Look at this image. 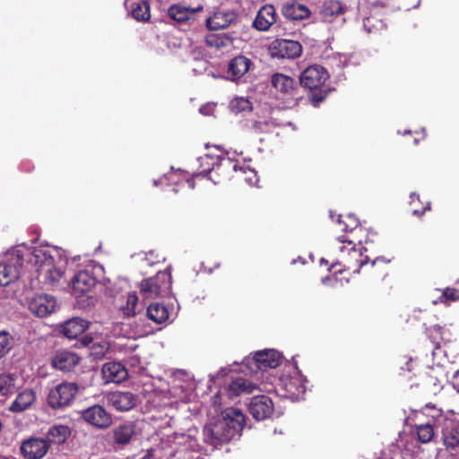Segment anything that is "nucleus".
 Masks as SVG:
<instances>
[{
    "mask_svg": "<svg viewBox=\"0 0 459 459\" xmlns=\"http://www.w3.org/2000/svg\"><path fill=\"white\" fill-rule=\"evenodd\" d=\"M234 176V178L238 181H244L250 186L256 184L258 181L256 172L254 169L244 166L239 167L238 163Z\"/></svg>",
    "mask_w": 459,
    "mask_h": 459,
    "instance_id": "34",
    "label": "nucleus"
},
{
    "mask_svg": "<svg viewBox=\"0 0 459 459\" xmlns=\"http://www.w3.org/2000/svg\"><path fill=\"white\" fill-rule=\"evenodd\" d=\"M255 389H256V385L243 377H237L232 380L227 387L230 397H236L242 394H251Z\"/></svg>",
    "mask_w": 459,
    "mask_h": 459,
    "instance_id": "26",
    "label": "nucleus"
},
{
    "mask_svg": "<svg viewBox=\"0 0 459 459\" xmlns=\"http://www.w3.org/2000/svg\"><path fill=\"white\" fill-rule=\"evenodd\" d=\"M168 14L172 20L182 23L189 20L192 13L185 6L173 4L169 8Z\"/></svg>",
    "mask_w": 459,
    "mask_h": 459,
    "instance_id": "36",
    "label": "nucleus"
},
{
    "mask_svg": "<svg viewBox=\"0 0 459 459\" xmlns=\"http://www.w3.org/2000/svg\"><path fill=\"white\" fill-rule=\"evenodd\" d=\"M281 13L288 20L300 21L308 18L310 15L309 9L297 2H289L281 6Z\"/></svg>",
    "mask_w": 459,
    "mask_h": 459,
    "instance_id": "24",
    "label": "nucleus"
},
{
    "mask_svg": "<svg viewBox=\"0 0 459 459\" xmlns=\"http://www.w3.org/2000/svg\"><path fill=\"white\" fill-rule=\"evenodd\" d=\"M234 37L228 33L209 34L205 38V43L211 48L221 49L233 45Z\"/></svg>",
    "mask_w": 459,
    "mask_h": 459,
    "instance_id": "30",
    "label": "nucleus"
},
{
    "mask_svg": "<svg viewBox=\"0 0 459 459\" xmlns=\"http://www.w3.org/2000/svg\"><path fill=\"white\" fill-rule=\"evenodd\" d=\"M16 376L8 372L0 373V396H10L16 392Z\"/></svg>",
    "mask_w": 459,
    "mask_h": 459,
    "instance_id": "32",
    "label": "nucleus"
},
{
    "mask_svg": "<svg viewBox=\"0 0 459 459\" xmlns=\"http://www.w3.org/2000/svg\"><path fill=\"white\" fill-rule=\"evenodd\" d=\"M250 127L256 134H266L273 131V129L278 126V124H275L273 121L270 119L264 120H250Z\"/></svg>",
    "mask_w": 459,
    "mask_h": 459,
    "instance_id": "37",
    "label": "nucleus"
},
{
    "mask_svg": "<svg viewBox=\"0 0 459 459\" xmlns=\"http://www.w3.org/2000/svg\"><path fill=\"white\" fill-rule=\"evenodd\" d=\"M368 257H366V259H365V260L360 259V260H359V264H360V265H364V264H368Z\"/></svg>",
    "mask_w": 459,
    "mask_h": 459,
    "instance_id": "51",
    "label": "nucleus"
},
{
    "mask_svg": "<svg viewBox=\"0 0 459 459\" xmlns=\"http://www.w3.org/2000/svg\"><path fill=\"white\" fill-rule=\"evenodd\" d=\"M102 378L106 383H121L128 377L126 368L120 362H107L102 366Z\"/></svg>",
    "mask_w": 459,
    "mask_h": 459,
    "instance_id": "14",
    "label": "nucleus"
},
{
    "mask_svg": "<svg viewBox=\"0 0 459 459\" xmlns=\"http://www.w3.org/2000/svg\"><path fill=\"white\" fill-rule=\"evenodd\" d=\"M202 163L204 160L210 165L209 160H212V168L204 169L199 172L203 177L208 176L214 184H221L231 179H234L235 170L237 169V161L230 159L229 157H212L206 155L201 158Z\"/></svg>",
    "mask_w": 459,
    "mask_h": 459,
    "instance_id": "3",
    "label": "nucleus"
},
{
    "mask_svg": "<svg viewBox=\"0 0 459 459\" xmlns=\"http://www.w3.org/2000/svg\"><path fill=\"white\" fill-rule=\"evenodd\" d=\"M230 107L234 113L250 111L252 109V104L250 100L244 97H237L233 99L230 101Z\"/></svg>",
    "mask_w": 459,
    "mask_h": 459,
    "instance_id": "41",
    "label": "nucleus"
},
{
    "mask_svg": "<svg viewBox=\"0 0 459 459\" xmlns=\"http://www.w3.org/2000/svg\"><path fill=\"white\" fill-rule=\"evenodd\" d=\"M423 410L426 414L430 415L432 418H435L442 414V410L437 409L436 405L431 403H427Z\"/></svg>",
    "mask_w": 459,
    "mask_h": 459,
    "instance_id": "46",
    "label": "nucleus"
},
{
    "mask_svg": "<svg viewBox=\"0 0 459 459\" xmlns=\"http://www.w3.org/2000/svg\"><path fill=\"white\" fill-rule=\"evenodd\" d=\"M71 436V429L65 425H55L48 429L47 440L56 445L64 444Z\"/></svg>",
    "mask_w": 459,
    "mask_h": 459,
    "instance_id": "28",
    "label": "nucleus"
},
{
    "mask_svg": "<svg viewBox=\"0 0 459 459\" xmlns=\"http://www.w3.org/2000/svg\"><path fill=\"white\" fill-rule=\"evenodd\" d=\"M113 439L117 445L128 444L136 434L135 425L133 422L119 424L113 429Z\"/></svg>",
    "mask_w": 459,
    "mask_h": 459,
    "instance_id": "25",
    "label": "nucleus"
},
{
    "mask_svg": "<svg viewBox=\"0 0 459 459\" xmlns=\"http://www.w3.org/2000/svg\"><path fill=\"white\" fill-rule=\"evenodd\" d=\"M13 343L14 339L8 331H0V359L5 357L10 352Z\"/></svg>",
    "mask_w": 459,
    "mask_h": 459,
    "instance_id": "38",
    "label": "nucleus"
},
{
    "mask_svg": "<svg viewBox=\"0 0 459 459\" xmlns=\"http://www.w3.org/2000/svg\"><path fill=\"white\" fill-rule=\"evenodd\" d=\"M171 287V268L169 266L163 271H159L153 277L143 280L140 284V292L144 299H154L169 295Z\"/></svg>",
    "mask_w": 459,
    "mask_h": 459,
    "instance_id": "4",
    "label": "nucleus"
},
{
    "mask_svg": "<svg viewBox=\"0 0 459 459\" xmlns=\"http://www.w3.org/2000/svg\"><path fill=\"white\" fill-rule=\"evenodd\" d=\"M36 401V393L32 389H24L20 392L8 410L13 413H21L32 406Z\"/></svg>",
    "mask_w": 459,
    "mask_h": 459,
    "instance_id": "21",
    "label": "nucleus"
},
{
    "mask_svg": "<svg viewBox=\"0 0 459 459\" xmlns=\"http://www.w3.org/2000/svg\"><path fill=\"white\" fill-rule=\"evenodd\" d=\"M253 65L252 61L243 55L233 57L228 65L227 75L232 81L243 77Z\"/></svg>",
    "mask_w": 459,
    "mask_h": 459,
    "instance_id": "16",
    "label": "nucleus"
},
{
    "mask_svg": "<svg viewBox=\"0 0 459 459\" xmlns=\"http://www.w3.org/2000/svg\"><path fill=\"white\" fill-rule=\"evenodd\" d=\"M245 421V415L239 409L228 408L224 411L223 420L221 422L225 424L227 429L233 431L234 437L237 432L242 430Z\"/></svg>",
    "mask_w": 459,
    "mask_h": 459,
    "instance_id": "22",
    "label": "nucleus"
},
{
    "mask_svg": "<svg viewBox=\"0 0 459 459\" xmlns=\"http://www.w3.org/2000/svg\"><path fill=\"white\" fill-rule=\"evenodd\" d=\"M231 22L232 14L218 12L207 19L206 26L210 30H218L229 27Z\"/></svg>",
    "mask_w": 459,
    "mask_h": 459,
    "instance_id": "29",
    "label": "nucleus"
},
{
    "mask_svg": "<svg viewBox=\"0 0 459 459\" xmlns=\"http://www.w3.org/2000/svg\"><path fill=\"white\" fill-rule=\"evenodd\" d=\"M78 390L76 383L63 381L49 390L47 398L48 406L53 410L70 406L74 401Z\"/></svg>",
    "mask_w": 459,
    "mask_h": 459,
    "instance_id": "5",
    "label": "nucleus"
},
{
    "mask_svg": "<svg viewBox=\"0 0 459 459\" xmlns=\"http://www.w3.org/2000/svg\"><path fill=\"white\" fill-rule=\"evenodd\" d=\"M248 410L254 419L256 420H264L273 415L274 406L270 397L266 395H256L251 399Z\"/></svg>",
    "mask_w": 459,
    "mask_h": 459,
    "instance_id": "11",
    "label": "nucleus"
},
{
    "mask_svg": "<svg viewBox=\"0 0 459 459\" xmlns=\"http://www.w3.org/2000/svg\"><path fill=\"white\" fill-rule=\"evenodd\" d=\"M23 260V255L18 250L6 261L0 262V286H7L19 278Z\"/></svg>",
    "mask_w": 459,
    "mask_h": 459,
    "instance_id": "7",
    "label": "nucleus"
},
{
    "mask_svg": "<svg viewBox=\"0 0 459 459\" xmlns=\"http://www.w3.org/2000/svg\"><path fill=\"white\" fill-rule=\"evenodd\" d=\"M131 15L137 22H146L151 19V7L147 0H139L131 5Z\"/></svg>",
    "mask_w": 459,
    "mask_h": 459,
    "instance_id": "31",
    "label": "nucleus"
},
{
    "mask_svg": "<svg viewBox=\"0 0 459 459\" xmlns=\"http://www.w3.org/2000/svg\"><path fill=\"white\" fill-rule=\"evenodd\" d=\"M379 263H384V264H387L389 263V260L380 259V258L377 257V258L373 260L372 265L376 266Z\"/></svg>",
    "mask_w": 459,
    "mask_h": 459,
    "instance_id": "48",
    "label": "nucleus"
},
{
    "mask_svg": "<svg viewBox=\"0 0 459 459\" xmlns=\"http://www.w3.org/2000/svg\"><path fill=\"white\" fill-rule=\"evenodd\" d=\"M281 356L275 350H264L256 351L252 357H246L243 360V366L250 373L266 371L268 368H276L281 362Z\"/></svg>",
    "mask_w": 459,
    "mask_h": 459,
    "instance_id": "6",
    "label": "nucleus"
},
{
    "mask_svg": "<svg viewBox=\"0 0 459 459\" xmlns=\"http://www.w3.org/2000/svg\"><path fill=\"white\" fill-rule=\"evenodd\" d=\"M443 329H444V327H442L440 325H434V326L428 328L429 335L432 339V342L434 343V349L440 348L438 340L444 339L442 336Z\"/></svg>",
    "mask_w": 459,
    "mask_h": 459,
    "instance_id": "43",
    "label": "nucleus"
},
{
    "mask_svg": "<svg viewBox=\"0 0 459 459\" xmlns=\"http://www.w3.org/2000/svg\"><path fill=\"white\" fill-rule=\"evenodd\" d=\"M323 263L327 264V262L324 258L321 259V264H323Z\"/></svg>",
    "mask_w": 459,
    "mask_h": 459,
    "instance_id": "53",
    "label": "nucleus"
},
{
    "mask_svg": "<svg viewBox=\"0 0 459 459\" xmlns=\"http://www.w3.org/2000/svg\"><path fill=\"white\" fill-rule=\"evenodd\" d=\"M375 7L388 8L393 7L392 0H375L370 2Z\"/></svg>",
    "mask_w": 459,
    "mask_h": 459,
    "instance_id": "47",
    "label": "nucleus"
},
{
    "mask_svg": "<svg viewBox=\"0 0 459 459\" xmlns=\"http://www.w3.org/2000/svg\"><path fill=\"white\" fill-rule=\"evenodd\" d=\"M344 9L341 2L336 0H330L324 4L322 7V13L325 17H331L343 13Z\"/></svg>",
    "mask_w": 459,
    "mask_h": 459,
    "instance_id": "39",
    "label": "nucleus"
},
{
    "mask_svg": "<svg viewBox=\"0 0 459 459\" xmlns=\"http://www.w3.org/2000/svg\"><path fill=\"white\" fill-rule=\"evenodd\" d=\"M345 219L350 221L351 222L352 226H348L347 222L343 220L342 215H340L339 221H340V223H343V225H344V227L342 228L343 230H345V231H353V230H356L358 229L361 230V228L359 227V223L358 220L354 219L351 216H346Z\"/></svg>",
    "mask_w": 459,
    "mask_h": 459,
    "instance_id": "45",
    "label": "nucleus"
},
{
    "mask_svg": "<svg viewBox=\"0 0 459 459\" xmlns=\"http://www.w3.org/2000/svg\"><path fill=\"white\" fill-rule=\"evenodd\" d=\"M443 442L446 449L459 452V421L448 420L442 430Z\"/></svg>",
    "mask_w": 459,
    "mask_h": 459,
    "instance_id": "15",
    "label": "nucleus"
},
{
    "mask_svg": "<svg viewBox=\"0 0 459 459\" xmlns=\"http://www.w3.org/2000/svg\"><path fill=\"white\" fill-rule=\"evenodd\" d=\"M49 443L43 437H30L22 441L21 453L24 459H41L49 450Z\"/></svg>",
    "mask_w": 459,
    "mask_h": 459,
    "instance_id": "9",
    "label": "nucleus"
},
{
    "mask_svg": "<svg viewBox=\"0 0 459 459\" xmlns=\"http://www.w3.org/2000/svg\"><path fill=\"white\" fill-rule=\"evenodd\" d=\"M89 327V322L81 317H73L62 325L63 334L69 339H75Z\"/></svg>",
    "mask_w": 459,
    "mask_h": 459,
    "instance_id": "23",
    "label": "nucleus"
},
{
    "mask_svg": "<svg viewBox=\"0 0 459 459\" xmlns=\"http://www.w3.org/2000/svg\"><path fill=\"white\" fill-rule=\"evenodd\" d=\"M91 342H92V338H90V337H84L82 340V343L86 346L89 345Z\"/></svg>",
    "mask_w": 459,
    "mask_h": 459,
    "instance_id": "49",
    "label": "nucleus"
},
{
    "mask_svg": "<svg viewBox=\"0 0 459 459\" xmlns=\"http://www.w3.org/2000/svg\"><path fill=\"white\" fill-rule=\"evenodd\" d=\"M141 459H152V454L148 452L144 456H143Z\"/></svg>",
    "mask_w": 459,
    "mask_h": 459,
    "instance_id": "50",
    "label": "nucleus"
},
{
    "mask_svg": "<svg viewBox=\"0 0 459 459\" xmlns=\"http://www.w3.org/2000/svg\"><path fill=\"white\" fill-rule=\"evenodd\" d=\"M28 262L37 268L39 277L44 285L55 289L64 278V271L48 249L37 247L29 254Z\"/></svg>",
    "mask_w": 459,
    "mask_h": 459,
    "instance_id": "1",
    "label": "nucleus"
},
{
    "mask_svg": "<svg viewBox=\"0 0 459 459\" xmlns=\"http://www.w3.org/2000/svg\"><path fill=\"white\" fill-rule=\"evenodd\" d=\"M272 84L283 94L290 95L297 89V83L293 78L283 74H275L272 76Z\"/></svg>",
    "mask_w": 459,
    "mask_h": 459,
    "instance_id": "27",
    "label": "nucleus"
},
{
    "mask_svg": "<svg viewBox=\"0 0 459 459\" xmlns=\"http://www.w3.org/2000/svg\"><path fill=\"white\" fill-rule=\"evenodd\" d=\"M138 303V297L135 292L129 293L126 298V305L121 306V310L126 316L135 315V308Z\"/></svg>",
    "mask_w": 459,
    "mask_h": 459,
    "instance_id": "42",
    "label": "nucleus"
},
{
    "mask_svg": "<svg viewBox=\"0 0 459 459\" xmlns=\"http://www.w3.org/2000/svg\"><path fill=\"white\" fill-rule=\"evenodd\" d=\"M79 362L80 358L68 351H58L52 359L53 367L65 372L73 370Z\"/></svg>",
    "mask_w": 459,
    "mask_h": 459,
    "instance_id": "20",
    "label": "nucleus"
},
{
    "mask_svg": "<svg viewBox=\"0 0 459 459\" xmlns=\"http://www.w3.org/2000/svg\"><path fill=\"white\" fill-rule=\"evenodd\" d=\"M98 280L94 273L88 270L77 273L73 278V289L78 294H84L91 290Z\"/></svg>",
    "mask_w": 459,
    "mask_h": 459,
    "instance_id": "19",
    "label": "nucleus"
},
{
    "mask_svg": "<svg viewBox=\"0 0 459 459\" xmlns=\"http://www.w3.org/2000/svg\"><path fill=\"white\" fill-rule=\"evenodd\" d=\"M275 8L272 4H265L260 8L254 22L253 26L257 30L266 31L276 22Z\"/></svg>",
    "mask_w": 459,
    "mask_h": 459,
    "instance_id": "17",
    "label": "nucleus"
},
{
    "mask_svg": "<svg viewBox=\"0 0 459 459\" xmlns=\"http://www.w3.org/2000/svg\"><path fill=\"white\" fill-rule=\"evenodd\" d=\"M147 316L152 321L161 324L169 318V311L164 305L153 302L147 307Z\"/></svg>",
    "mask_w": 459,
    "mask_h": 459,
    "instance_id": "33",
    "label": "nucleus"
},
{
    "mask_svg": "<svg viewBox=\"0 0 459 459\" xmlns=\"http://www.w3.org/2000/svg\"><path fill=\"white\" fill-rule=\"evenodd\" d=\"M82 419L98 429H107L112 424V416L101 405L91 406L82 412Z\"/></svg>",
    "mask_w": 459,
    "mask_h": 459,
    "instance_id": "10",
    "label": "nucleus"
},
{
    "mask_svg": "<svg viewBox=\"0 0 459 459\" xmlns=\"http://www.w3.org/2000/svg\"><path fill=\"white\" fill-rule=\"evenodd\" d=\"M414 429L420 443H429L435 437V430L430 423L415 425Z\"/></svg>",
    "mask_w": 459,
    "mask_h": 459,
    "instance_id": "35",
    "label": "nucleus"
},
{
    "mask_svg": "<svg viewBox=\"0 0 459 459\" xmlns=\"http://www.w3.org/2000/svg\"><path fill=\"white\" fill-rule=\"evenodd\" d=\"M204 433L205 442L213 446L229 442L233 437V431L227 429L221 421L205 427Z\"/></svg>",
    "mask_w": 459,
    "mask_h": 459,
    "instance_id": "12",
    "label": "nucleus"
},
{
    "mask_svg": "<svg viewBox=\"0 0 459 459\" xmlns=\"http://www.w3.org/2000/svg\"><path fill=\"white\" fill-rule=\"evenodd\" d=\"M273 57L294 59L300 56L302 46L299 41L277 39L269 47Z\"/></svg>",
    "mask_w": 459,
    "mask_h": 459,
    "instance_id": "8",
    "label": "nucleus"
},
{
    "mask_svg": "<svg viewBox=\"0 0 459 459\" xmlns=\"http://www.w3.org/2000/svg\"><path fill=\"white\" fill-rule=\"evenodd\" d=\"M459 300V290L455 288H446L443 290L441 296L437 300H434V304L442 303L449 304L450 302Z\"/></svg>",
    "mask_w": 459,
    "mask_h": 459,
    "instance_id": "40",
    "label": "nucleus"
},
{
    "mask_svg": "<svg viewBox=\"0 0 459 459\" xmlns=\"http://www.w3.org/2000/svg\"><path fill=\"white\" fill-rule=\"evenodd\" d=\"M56 300L55 297L48 294L39 295L29 304L30 310L39 317H45L56 310Z\"/></svg>",
    "mask_w": 459,
    "mask_h": 459,
    "instance_id": "13",
    "label": "nucleus"
},
{
    "mask_svg": "<svg viewBox=\"0 0 459 459\" xmlns=\"http://www.w3.org/2000/svg\"><path fill=\"white\" fill-rule=\"evenodd\" d=\"M329 74L323 66L314 65L307 67L299 76L300 85L310 91L309 101L317 107L327 96L328 90L325 88V82Z\"/></svg>",
    "mask_w": 459,
    "mask_h": 459,
    "instance_id": "2",
    "label": "nucleus"
},
{
    "mask_svg": "<svg viewBox=\"0 0 459 459\" xmlns=\"http://www.w3.org/2000/svg\"><path fill=\"white\" fill-rule=\"evenodd\" d=\"M109 403L119 411H127L135 405V395L131 392L116 391L108 395Z\"/></svg>",
    "mask_w": 459,
    "mask_h": 459,
    "instance_id": "18",
    "label": "nucleus"
},
{
    "mask_svg": "<svg viewBox=\"0 0 459 459\" xmlns=\"http://www.w3.org/2000/svg\"><path fill=\"white\" fill-rule=\"evenodd\" d=\"M371 18H367L364 22V25L367 26L368 23H370Z\"/></svg>",
    "mask_w": 459,
    "mask_h": 459,
    "instance_id": "52",
    "label": "nucleus"
},
{
    "mask_svg": "<svg viewBox=\"0 0 459 459\" xmlns=\"http://www.w3.org/2000/svg\"><path fill=\"white\" fill-rule=\"evenodd\" d=\"M420 202V196L416 194L411 195V202L410 204L412 206V213L418 216H422L426 211L430 210V203H427L425 206L422 207V209H418L414 207L415 202Z\"/></svg>",
    "mask_w": 459,
    "mask_h": 459,
    "instance_id": "44",
    "label": "nucleus"
}]
</instances>
